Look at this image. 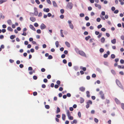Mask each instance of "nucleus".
<instances>
[{"label":"nucleus","instance_id":"obj_1","mask_svg":"<svg viewBox=\"0 0 124 124\" xmlns=\"http://www.w3.org/2000/svg\"><path fill=\"white\" fill-rule=\"evenodd\" d=\"M78 54L84 57H86L85 53L83 51H78Z\"/></svg>","mask_w":124,"mask_h":124},{"label":"nucleus","instance_id":"obj_2","mask_svg":"<svg viewBox=\"0 0 124 124\" xmlns=\"http://www.w3.org/2000/svg\"><path fill=\"white\" fill-rule=\"evenodd\" d=\"M68 23L69 24L70 27L72 29H73L74 26L71 23V21L70 20H69L68 21Z\"/></svg>","mask_w":124,"mask_h":124},{"label":"nucleus","instance_id":"obj_3","mask_svg":"<svg viewBox=\"0 0 124 124\" xmlns=\"http://www.w3.org/2000/svg\"><path fill=\"white\" fill-rule=\"evenodd\" d=\"M99 94L102 99L103 100L105 99L104 94L102 91H101L99 92Z\"/></svg>","mask_w":124,"mask_h":124},{"label":"nucleus","instance_id":"obj_4","mask_svg":"<svg viewBox=\"0 0 124 124\" xmlns=\"http://www.w3.org/2000/svg\"><path fill=\"white\" fill-rule=\"evenodd\" d=\"M67 6L68 8L71 9L72 8L73 5L71 3L69 2Z\"/></svg>","mask_w":124,"mask_h":124},{"label":"nucleus","instance_id":"obj_5","mask_svg":"<svg viewBox=\"0 0 124 124\" xmlns=\"http://www.w3.org/2000/svg\"><path fill=\"white\" fill-rule=\"evenodd\" d=\"M34 14L35 16H37L38 14V12L37 11V9L36 8H34Z\"/></svg>","mask_w":124,"mask_h":124},{"label":"nucleus","instance_id":"obj_6","mask_svg":"<svg viewBox=\"0 0 124 124\" xmlns=\"http://www.w3.org/2000/svg\"><path fill=\"white\" fill-rule=\"evenodd\" d=\"M46 26L43 23H42L40 25V28L41 30H43L46 28Z\"/></svg>","mask_w":124,"mask_h":124},{"label":"nucleus","instance_id":"obj_7","mask_svg":"<svg viewBox=\"0 0 124 124\" xmlns=\"http://www.w3.org/2000/svg\"><path fill=\"white\" fill-rule=\"evenodd\" d=\"M66 111L68 117L70 115V112L69 110L66 109Z\"/></svg>","mask_w":124,"mask_h":124},{"label":"nucleus","instance_id":"obj_8","mask_svg":"<svg viewBox=\"0 0 124 124\" xmlns=\"http://www.w3.org/2000/svg\"><path fill=\"white\" fill-rule=\"evenodd\" d=\"M65 43L66 46L69 47H70V44L67 41H66L65 42Z\"/></svg>","mask_w":124,"mask_h":124},{"label":"nucleus","instance_id":"obj_9","mask_svg":"<svg viewBox=\"0 0 124 124\" xmlns=\"http://www.w3.org/2000/svg\"><path fill=\"white\" fill-rule=\"evenodd\" d=\"M79 90L82 92H84L85 90V88L83 87H81L79 88Z\"/></svg>","mask_w":124,"mask_h":124},{"label":"nucleus","instance_id":"obj_10","mask_svg":"<svg viewBox=\"0 0 124 124\" xmlns=\"http://www.w3.org/2000/svg\"><path fill=\"white\" fill-rule=\"evenodd\" d=\"M50 10L48 8H45L43 9V11L46 12H48Z\"/></svg>","mask_w":124,"mask_h":124},{"label":"nucleus","instance_id":"obj_11","mask_svg":"<svg viewBox=\"0 0 124 124\" xmlns=\"http://www.w3.org/2000/svg\"><path fill=\"white\" fill-rule=\"evenodd\" d=\"M80 68L81 70H82L84 71H86V68L85 67H83L82 66H80Z\"/></svg>","mask_w":124,"mask_h":124},{"label":"nucleus","instance_id":"obj_12","mask_svg":"<svg viewBox=\"0 0 124 124\" xmlns=\"http://www.w3.org/2000/svg\"><path fill=\"white\" fill-rule=\"evenodd\" d=\"M116 84L118 86H119L121 85V83L119 81L118 79H116Z\"/></svg>","mask_w":124,"mask_h":124},{"label":"nucleus","instance_id":"obj_13","mask_svg":"<svg viewBox=\"0 0 124 124\" xmlns=\"http://www.w3.org/2000/svg\"><path fill=\"white\" fill-rule=\"evenodd\" d=\"M95 5L96 7H98L99 9H101V7L100 5L96 4H95Z\"/></svg>","mask_w":124,"mask_h":124},{"label":"nucleus","instance_id":"obj_14","mask_svg":"<svg viewBox=\"0 0 124 124\" xmlns=\"http://www.w3.org/2000/svg\"><path fill=\"white\" fill-rule=\"evenodd\" d=\"M111 43L113 44H115L116 42V39H113L111 40Z\"/></svg>","mask_w":124,"mask_h":124},{"label":"nucleus","instance_id":"obj_15","mask_svg":"<svg viewBox=\"0 0 124 124\" xmlns=\"http://www.w3.org/2000/svg\"><path fill=\"white\" fill-rule=\"evenodd\" d=\"M115 101L116 103L117 104H119L120 103L119 101L116 98L115 99Z\"/></svg>","mask_w":124,"mask_h":124},{"label":"nucleus","instance_id":"obj_16","mask_svg":"<svg viewBox=\"0 0 124 124\" xmlns=\"http://www.w3.org/2000/svg\"><path fill=\"white\" fill-rule=\"evenodd\" d=\"M55 45L56 47L57 48L59 47V42L58 41H56L55 42Z\"/></svg>","mask_w":124,"mask_h":124},{"label":"nucleus","instance_id":"obj_17","mask_svg":"<svg viewBox=\"0 0 124 124\" xmlns=\"http://www.w3.org/2000/svg\"><path fill=\"white\" fill-rule=\"evenodd\" d=\"M7 30H8L12 32L13 31V29L10 27H8L7 28Z\"/></svg>","mask_w":124,"mask_h":124},{"label":"nucleus","instance_id":"obj_18","mask_svg":"<svg viewBox=\"0 0 124 124\" xmlns=\"http://www.w3.org/2000/svg\"><path fill=\"white\" fill-rule=\"evenodd\" d=\"M65 116L64 114H62V119L64 121L65 119Z\"/></svg>","mask_w":124,"mask_h":124},{"label":"nucleus","instance_id":"obj_19","mask_svg":"<svg viewBox=\"0 0 124 124\" xmlns=\"http://www.w3.org/2000/svg\"><path fill=\"white\" fill-rule=\"evenodd\" d=\"M101 41L102 43H104L105 41V39L103 37L101 38Z\"/></svg>","mask_w":124,"mask_h":124},{"label":"nucleus","instance_id":"obj_20","mask_svg":"<svg viewBox=\"0 0 124 124\" xmlns=\"http://www.w3.org/2000/svg\"><path fill=\"white\" fill-rule=\"evenodd\" d=\"M7 22L8 23L9 25H11L12 23L10 19L8 20Z\"/></svg>","mask_w":124,"mask_h":124},{"label":"nucleus","instance_id":"obj_21","mask_svg":"<svg viewBox=\"0 0 124 124\" xmlns=\"http://www.w3.org/2000/svg\"><path fill=\"white\" fill-rule=\"evenodd\" d=\"M53 5L54 7H57V5L55 1H53Z\"/></svg>","mask_w":124,"mask_h":124},{"label":"nucleus","instance_id":"obj_22","mask_svg":"<svg viewBox=\"0 0 124 124\" xmlns=\"http://www.w3.org/2000/svg\"><path fill=\"white\" fill-rule=\"evenodd\" d=\"M68 119L70 120H72L73 119V117L72 116H71L70 115L68 117Z\"/></svg>","mask_w":124,"mask_h":124},{"label":"nucleus","instance_id":"obj_23","mask_svg":"<svg viewBox=\"0 0 124 124\" xmlns=\"http://www.w3.org/2000/svg\"><path fill=\"white\" fill-rule=\"evenodd\" d=\"M77 123V121L76 120H74L73 121L71 122V123L72 124H73L74 123Z\"/></svg>","mask_w":124,"mask_h":124},{"label":"nucleus","instance_id":"obj_24","mask_svg":"<svg viewBox=\"0 0 124 124\" xmlns=\"http://www.w3.org/2000/svg\"><path fill=\"white\" fill-rule=\"evenodd\" d=\"M60 108L58 107H57V111H56V113L57 114H58L59 112H60Z\"/></svg>","mask_w":124,"mask_h":124},{"label":"nucleus","instance_id":"obj_25","mask_svg":"<svg viewBox=\"0 0 124 124\" xmlns=\"http://www.w3.org/2000/svg\"><path fill=\"white\" fill-rule=\"evenodd\" d=\"M86 94L87 97H89L90 96L89 92L88 91H87L86 92Z\"/></svg>","mask_w":124,"mask_h":124},{"label":"nucleus","instance_id":"obj_26","mask_svg":"<svg viewBox=\"0 0 124 124\" xmlns=\"http://www.w3.org/2000/svg\"><path fill=\"white\" fill-rule=\"evenodd\" d=\"M91 38V37L90 36H88L87 37H85V39L87 41L89 39H90Z\"/></svg>","mask_w":124,"mask_h":124},{"label":"nucleus","instance_id":"obj_27","mask_svg":"<svg viewBox=\"0 0 124 124\" xmlns=\"http://www.w3.org/2000/svg\"><path fill=\"white\" fill-rule=\"evenodd\" d=\"M97 70L100 73H102V71L99 68H97Z\"/></svg>","mask_w":124,"mask_h":124},{"label":"nucleus","instance_id":"obj_28","mask_svg":"<svg viewBox=\"0 0 124 124\" xmlns=\"http://www.w3.org/2000/svg\"><path fill=\"white\" fill-rule=\"evenodd\" d=\"M117 67L118 68L120 69H123L124 68V66H120L119 65H118Z\"/></svg>","mask_w":124,"mask_h":124},{"label":"nucleus","instance_id":"obj_29","mask_svg":"<svg viewBox=\"0 0 124 124\" xmlns=\"http://www.w3.org/2000/svg\"><path fill=\"white\" fill-rule=\"evenodd\" d=\"M121 108L122 109L124 110V103H121Z\"/></svg>","mask_w":124,"mask_h":124},{"label":"nucleus","instance_id":"obj_30","mask_svg":"<svg viewBox=\"0 0 124 124\" xmlns=\"http://www.w3.org/2000/svg\"><path fill=\"white\" fill-rule=\"evenodd\" d=\"M111 71L112 74L113 75H115L116 74V72L114 70H111Z\"/></svg>","mask_w":124,"mask_h":124},{"label":"nucleus","instance_id":"obj_31","mask_svg":"<svg viewBox=\"0 0 124 124\" xmlns=\"http://www.w3.org/2000/svg\"><path fill=\"white\" fill-rule=\"evenodd\" d=\"M79 16L81 17H83L85 15L83 13H81L79 14Z\"/></svg>","mask_w":124,"mask_h":124},{"label":"nucleus","instance_id":"obj_32","mask_svg":"<svg viewBox=\"0 0 124 124\" xmlns=\"http://www.w3.org/2000/svg\"><path fill=\"white\" fill-rule=\"evenodd\" d=\"M84 99L82 98H81L80 99V103H83L84 102Z\"/></svg>","mask_w":124,"mask_h":124},{"label":"nucleus","instance_id":"obj_33","mask_svg":"<svg viewBox=\"0 0 124 124\" xmlns=\"http://www.w3.org/2000/svg\"><path fill=\"white\" fill-rule=\"evenodd\" d=\"M15 37V36L14 35H11L10 36V38L11 39H14Z\"/></svg>","mask_w":124,"mask_h":124},{"label":"nucleus","instance_id":"obj_34","mask_svg":"<svg viewBox=\"0 0 124 124\" xmlns=\"http://www.w3.org/2000/svg\"><path fill=\"white\" fill-rule=\"evenodd\" d=\"M104 51V50L103 48H101L100 49V52L101 53L103 52Z\"/></svg>","mask_w":124,"mask_h":124},{"label":"nucleus","instance_id":"obj_35","mask_svg":"<svg viewBox=\"0 0 124 124\" xmlns=\"http://www.w3.org/2000/svg\"><path fill=\"white\" fill-rule=\"evenodd\" d=\"M45 107L47 109H49L50 108L49 106L48 105H45Z\"/></svg>","mask_w":124,"mask_h":124},{"label":"nucleus","instance_id":"obj_36","mask_svg":"<svg viewBox=\"0 0 124 124\" xmlns=\"http://www.w3.org/2000/svg\"><path fill=\"white\" fill-rule=\"evenodd\" d=\"M87 103L89 104H92V101L90 100L88 101Z\"/></svg>","mask_w":124,"mask_h":124},{"label":"nucleus","instance_id":"obj_37","mask_svg":"<svg viewBox=\"0 0 124 124\" xmlns=\"http://www.w3.org/2000/svg\"><path fill=\"white\" fill-rule=\"evenodd\" d=\"M33 40V39L31 38V41L32 43L33 44H36V42L34 41H32Z\"/></svg>","mask_w":124,"mask_h":124},{"label":"nucleus","instance_id":"obj_38","mask_svg":"<svg viewBox=\"0 0 124 124\" xmlns=\"http://www.w3.org/2000/svg\"><path fill=\"white\" fill-rule=\"evenodd\" d=\"M37 32L38 33L40 34L41 33V31L40 29H38L37 30Z\"/></svg>","mask_w":124,"mask_h":124},{"label":"nucleus","instance_id":"obj_39","mask_svg":"<svg viewBox=\"0 0 124 124\" xmlns=\"http://www.w3.org/2000/svg\"><path fill=\"white\" fill-rule=\"evenodd\" d=\"M111 57L113 59L115 57V56L114 54H113L111 55Z\"/></svg>","mask_w":124,"mask_h":124},{"label":"nucleus","instance_id":"obj_40","mask_svg":"<svg viewBox=\"0 0 124 124\" xmlns=\"http://www.w3.org/2000/svg\"><path fill=\"white\" fill-rule=\"evenodd\" d=\"M94 121L96 123H97L98 122V120L96 118L94 119Z\"/></svg>","mask_w":124,"mask_h":124},{"label":"nucleus","instance_id":"obj_41","mask_svg":"<svg viewBox=\"0 0 124 124\" xmlns=\"http://www.w3.org/2000/svg\"><path fill=\"white\" fill-rule=\"evenodd\" d=\"M120 2V4L121 5H123L124 4V0H119Z\"/></svg>","mask_w":124,"mask_h":124},{"label":"nucleus","instance_id":"obj_42","mask_svg":"<svg viewBox=\"0 0 124 124\" xmlns=\"http://www.w3.org/2000/svg\"><path fill=\"white\" fill-rule=\"evenodd\" d=\"M36 20V19L35 18L32 17L31 18V21L32 22H34Z\"/></svg>","mask_w":124,"mask_h":124},{"label":"nucleus","instance_id":"obj_43","mask_svg":"<svg viewBox=\"0 0 124 124\" xmlns=\"http://www.w3.org/2000/svg\"><path fill=\"white\" fill-rule=\"evenodd\" d=\"M34 25L35 27H38L39 26V25L37 23H34Z\"/></svg>","mask_w":124,"mask_h":124},{"label":"nucleus","instance_id":"obj_44","mask_svg":"<svg viewBox=\"0 0 124 124\" xmlns=\"http://www.w3.org/2000/svg\"><path fill=\"white\" fill-rule=\"evenodd\" d=\"M78 116H79V117L80 118L81 117V113L80 112H79L78 113Z\"/></svg>","mask_w":124,"mask_h":124},{"label":"nucleus","instance_id":"obj_45","mask_svg":"<svg viewBox=\"0 0 124 124\" xmlns=\"http://www.w3.org/2000/svg\"><path fill=\"white\" fill-rule=\"evenodd\" d=\"M74 69L75 70H78V67L76 66H75L74 67Z\"/></svg>","mask_w":124,"mask_h":124},{"label":"nucleus","instance_id":"obj_46","mask_svg":"<svg viewBox=\"0 0 124 124\" xmlns=\"http://www.w3.org/2000/svg\"><path fill=\"white\" fill-rule=\"evenodd\" d=\"M101 30L102 31L104 32L106 31V29L105 28H101Z\"/></svg>","mask_w":124,"mask_h":124},{"label":"nucleus","instance_id":"obj_47","mask_svg":"<svg viewBox=\"0 0 124 124\" xmlns=\"http://www.w3.org/2000/svg\"><path fill=\"white\" fill-rule=\"evenodd\" d=\"M102 34L101 33H100L99 35L97 36L98 38H100L102 36Z\"/></svg>","mask_w":124,"mask_h":124},{"label":"nucleus","instance_id":"obj_48","mask_svg":"<svg viewBox=\"0 0 124 124\" xmlns=\"http://www.w3.org/2000/svg\"><path fill=\"white\" fill-rule=\"evenodd\" d=\"M87 104L86 105V108H88L90 106V104L88 103H86Z\"/></svg>","mask_w":124,"mask_h":124},{"label":"nucleus","instance_id":"obj_49","mask_svg":"<svg viewBox=\"0 0 124 124\" xmlns=\"http://www.w3.org/2000/svg\"><path fill=\"white\" fill-rule=\"evenodd\" d=\"M53 58L52 56L51 55H49L48 56V59H51Z\"/></svg>","mask_w":124,"mask_h":124},{"label":"nucleus","instance_id":"obj_50","mask_svg":"<svg viewBox=\"0 0 124 124\" xmlns=\"http://www.w3.org/2000/svg\"><path fill=\"white\" fill-rule=\"evenodd\" d=\"M33 78L34 80H36L37 79V76H34L33 77Z\"/></svg>","mask_w":124,"mask_h":124},{"label":"nucleus","instance_id":"obj_51","mask_svg":"<svg viewBox=\"0 0 124 124\" xmlns=\"http://www.w3.org/2000/svg\"><path fill=\"white\" fill-rule=\"evenodd\" d=\"M102 27V25L101 24H100L97 26V28L98 29H100Z\"/></svg>","mask_w":124,"mask_h":124},{"label":"nucleus","instance_id":"obj_52","mask_svg":"<svg viewBox=\"0 0 124 124\" xmlns=\"http://www.w3.org/2000/svg\"><path fill=\"white\" fill-rule=\"evenodd\" d=\"M101 14L102 16H104L105 15V12L104 11H103L101 12Z\"/></svg>","mask_w":124,"mask_h":124},{"label":"nucleus","instance_id":"obj_53","mask_svg":"<svg viewBox=\"0 0 124 124\" xmlns=\"http://www.w3.org/2000/svg\"><path fill=\"white\" fill-rule=\"evenodd\" d=\"M95 34L96 35H98L99 34V32L98 31H95Z\"/></svg>","mask_w":124,"mask_h":124},{"label":"nucleus","instance_id":"obj_54","mask_svg":"<svg viewBox=\"0 0 124 124\" xmlns=\"http://www.w3.org/2000/svg\"><path fill=\"white\" fill-rule=\"evenodd\" d=\"M64 17V16L63 15H62L60 16V18L62 19Z\"/></svg>","mask_w":124,"mask_h":124},{"label":"nucleus","instance_id":"obj_55","mask_svg":"<svg viewBox=\"0 0 124 124\" xmlns=\"http://www.w3.org/2000/svg\"><path fill=\"white\" fill-rule=\"evenodd\" d=\"M60 12L62 14H63L64 12V10L63 9H61L60 10Z\"/></svg>","mask_w":124,"mask_h":124},{"label":"nucleus","instance_id":"obj_56","mask_svg":"<svg viewBox=\"0 0 124 124\" xmlns=\"http://www.w3.org/2000/svg\"><path fill=\"white\" fill-rule=\"evenodd\" d=\"M106 36L107 37H109L110 36V35L108 33H106Z\"/></svg>","mask_w":124,"mask_h":124},{"label":"nucleus","instance_id":"obj_57","mask_svg":"<svg viewBox=\"0 0 124 124\" xmlns=\"http://www.w3.org/2000/svg\"><path fill=\"white\" fill-rule=\"evenodd\" d=\"M120 62L121 64H123L124 62V61L123 59H121L120 60Z\"/></svg>","mask_w":124,"mask_h":124},{"label":"nucleus","instance_id":"obj_58","mask_svg":"<svg viewBox=\"0 0 124 124\" xmlns=\"http://www.w3.org/2000/svg\"><path fill=\"white\" fill-rule=\"evenodd\" d=\"M108 55L106 54H105L103 55V56L105 58H107L108 57Z\"/></svg>","mask_w":124,"mask_h":124},{"label":"nucleus","instance_id":"obj_59","mask_svg":"<svg viewBox=\"0 0 124 124\" xmlns=\"http://www.w3.org/2000/svg\"><path fill=\"white\" fill-rule=\"evenodd\" d=\"M37 93L36 92H34L33 93V95L34 96L36 95H37Z\"/></svg>","mask_w":124,"mask_h":124},{"label":"nucleus","instance_id":"obj_60","mask_svg":"<svg viewBox=\"0 0 124 124\" xmlns=\"http://www.w3.org/2000/svg\"><path fill=\"white\" fill-rule=\"evenodd\" d=\"M72 63L71 62H70L68 63V65L69 67H71L72 66Z\"/></svg>","mask_w":124,"mask_h":124},{"label":"nucleus","instance_id":"obj_61","mask_svg":"<svg viewBox=\"0 0 124 124\" xmlns=\"http://www.w3.org/2000/svg\"><path fill=\"white\" fill-rule=\"evenodd\" d=\"M97 21L98 22H99L100 21L101 19L100 18H98L97 19Z\"/></svg>","mask_w":124,"mask_h":124},{"label":"nucleus","instance_id":"obj_62","mask_svg":"<svg viewBox=\"0 0 124 124\" xmlns=\"http://www.w3.org/2000/svg\"><path fill=\"white\" fill-rule=\"evenodd\" d=\"M65 56V55L64 54H62V55L61 57L62 58H64Z\"/></svg>","mask_w":124,"mask_h":124},{"label":"nucleus","instance_id":"obj_63","mask_svg":"<svg viewBox=\"0 0 124 124\" xmlns=\"http://www.w3.org/2000/svg\"><path fill=\"white\" fill-rule=\"evenodd\" d=\"M84 34L85 35H87L88 34V33L87 31H85L84 32Z\"/></svg>","mask_w":124,"mask_h":124},{"label":"nucleus","instance_id":"obj_64","mask_svg":"<svg viewBox=\"0 0 124 124\" xmlns=\"http://www.w3.org/2000/svg\"><path fill=\"white\" fill-rule=\"evenodd\" d=\"M121 39L122 40H124V36L123 35L121 36Z\"/></svg>","mask_w":124,"mask_h":124}]
</instances>
